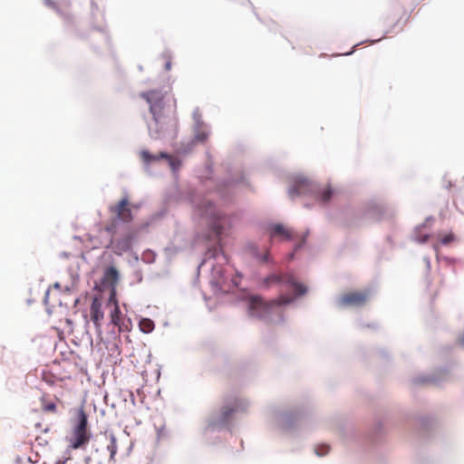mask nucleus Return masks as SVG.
Instances as JSON below:
<instances>
[{
  "label": "nucleus",
  "instance_id": "nucleus-25",
  "mask_svg": "<svg viewBox=\"0 0 464 464\" xmlns=\"http://www.w3.org/2000/svg\"><path fill=\"white\" fill-rule=\"evenodd\" d=\"M460 343H461V344H463V345H464V336H463V337H461V339H460Z\"/></svg>",
  "mask_w": 464,
  "mask_h": 464
},
{
  "label": "nucleus",
  "instance_id": "nucleus-20",
  "mask_svg": "<svg viewBox=\"0 0 464 464\" xmlns=\"http://www.w3.org/2000/svg\"><path fill=\"white\" fill-rule=\"evenodd\" d=\"M42 379L49 385H53L55 382L54 377L47 372L43 373Z\"/></svg>",
  "mask_w": 464,
  "mask_h": 464
},
{
  "label": "nucleus",
  "instance_id": "nucleus-13",
  "mask_svg": "<svg viewBox=\"0 0 464 464\" xmlns=\"http://www.w3.org/2000/svg\"><path fill=\"white\" fill-rule=\"evenodd\" d=\"M140 158L145 163H150L159 159H168L173 169H175L173 159L165 152H160L159 155H151L148 150H142L140 151Z\"/></svg>",
  "mask_w": 464,
  "mask_h": 464
},
{
  "label": "nucleus",
  "instance_id": "nucleus-14",
  "mask_svg": "<svg viewBox=\"0 0 464 464\" xmlns=\"http://www.w3.org/2000/svg\"><path fill=\"white\" fill-rule=\"evenodd\" d=\"M42 410L45 412L55 413L57 411V407L54 401L48 400L47 394H43L40 399Z\"/></svg>",
  "mask_w": 464,
  "mask_h": 464
},
{
  "label": "nucleus",
  "instance_id": "nucleus-7",
  "mask_svg": "<svg viewBox=\"0 0 464 464\" xmlns=\"http://www.w3.org/2000/svg\"><path fill=\"white\" fill-rule=\"evenodd\" d=\"M285 283L287 285H290L294 287L295 295L297 296H301L306 294L307 287L304 285L303 284L298 283L295 280V277L292 274H285L284 276L279 275H270L264 280V285L266 286H269L273 284H281Z\"/></svg>",
  "mask_w": 464,
  "mask_h": 464
},
{
  "label": "nucleus",
  "instance_id": "nucleus-24",
  "mask_svg": "<svg viewBox=\"0 0 464 464\" xmlns=\"http://www.w3.org/2000/svg\"><path fill=\"white\" fill-rule=\"evenodd\" d=\"M261 260H262V261H264V262H267V261H268V254H267V253H266V254H265V255L262 256Z\"/></svg>",
  "mask_w": 464,
  "mask_h": 464
},
{
  "label": "nucleus",
  "instance_id": "nucleus-22",
  "mask_svg": "<svg viewBox=\"0 0 464 464\" xmlns=\"http://www.w3.org/2000/svg\"><path fill=\"white\" fill-rule=\"evenodd\" d=\"M453 240H454V236H453V234L450 233L441 237L440 243L442 245H448V244L451 243Z\"/></svg>",
  "mask_w": 464,
  "mask_h": 464
},
{
  "label": "nucleus",
  "instance_id": "nucleus-17",
  "mask_svg": "<svg viewBox=\"0 0 464 464\" xmlns=\"http://www.w3.org/2000/svg\"><path fill=\"white\" fill-rule=\"evenodd\" d=\"M140 328L143 333L149 334L154 329V323L148 318L142 319L140 323Z\"/></svg>",
  "mask_w": 464,
  "mask_h": 464
},
{
  "label": "nucleus",
  "instance_id": "nucleus-23",
  "mask_svg": "<svg viewBox=\"0 0 464 464\" xmlns=\"http://www.w3.org/2000/svg\"><path fill=\"white\" fill-rule=\"evenodd\" d=\"M165 69H166L167 71H169V70L171 69V63H170V61H168V62L166 63V64H165Z\"/></svg>",
  "mask_w": 464,
  "mask_h": 464
},
{
  "label": "nucleus",
  "instance_id": "nucleus-9",
  "mask_svg": "<svg viewBox=\"0 0 464 464\" xmlns=\"http://www.w3.org/2000/svg\"><path fill=\"white\" fill-rule=\"evenodd\" d=\"M113 235L114 234H110L111 237L108 240V242L104 245L105 247L108 248L111 246L113 252L119 256L130 249L132 240L134 237L131 232H128L124 236L116 239H113Z\"/></svg>",
  "mask_w": 464,
  "mask_h": 464
},
{
  "label": "nucleus",
  "instance_id": "nucleus-10",
  "mask_svg": "<svg viewBox=\"0 0 464 464\" xmlns=\"http://www.w3.org/2000/svg\"><path fill=\"white\" fill-rule=\"evenodd\" d=\"M111 317V323L118 327V331L121 332H126L130 331V322L128 320L127 322L121 319V312L118 305L117 301L114 302V307L110 314Z\"/></svg>",
  "mask_w": 464,
  "mask_h": 464
},
{
  "label": "nucleus",
  "instance_id": "nucleus-19",
  "mask_svg": "<svg viewBox=\"0 0 464 464\" xmlns=\"http://www.w3.org/2000/svg\"><path fill=\"white\" fill-rule=\"evenodd\" d=\"M208 135L209 133L206 130H200V131H198L196 136H195V139L198 140V141H200V142H204L208 140Z\"/></svg>",
  "mask_w": 464,
  "mask_h": 464
},
{
  "label": "nucleus",
  "instance_id": "nucleus-18",
  "mask_svg": "<svg viewBox=\"0 0 464 464\" xmlns=\"http://www.w3.org/2000/svg\"><path fill=\"white\" fill-rule=\"evenodd\" d=\"M235 408L233 407H224L221 412L222 420L227 421L231 417V415L235 412Z\"/></svg>",
  "mask_w": 464,
  "mask_h": 464
},
{
  "label": "nucleus",
  "instance_id": "nucleus-1",
  "mask_svg": "<svg viewBox=\"0 0 464 464\" xmlns=\"http://www.w3.org/2000/svg\"><path fill=\"white\" fill-rule=\"evenodd\" d=\"M140 97L149 103L152 114V122L149 125L150 135L160 139L169 133H176L178 122L175 110L168 104L166 94L161 91L151 90L140 93Z\"/></svg>",
  "mask_w": 464,
  "mask_h": 464
},
{
  "label": "nucleus",
  "instance_id": "nucleus-11",
  "mask_svg": "<svg viewBox=\"0 0 464 464\" xmlns=\"http://www.w3.org/2000/svg\"><path fill=\"white\" fill-rule=\"evenodd\" d=\"M91 319L97 329H101L102 321L104 314L102 310V302L97 298H93L90 308Z\"/></svg>",
  "mask_w": 464,
  "mask_h": 464
},
{
  "label": "nucleus",
  "instance_id": "nucleus-5",
  "mask_svg": "<svg viewBox=\"0 0 464 464\" xmlns=\"http://www.w3.org/2000/svg\"><path fill=\"white\" fill-rule=\"evenodd\" d=\"M308 193H315L316 198L320 199L323 203L328 202L333 195V191L330 187L324 188L321 192L314 191L313 185L306 179H296L293 187L289 189V196L292 198L306 195Z\"/></svg>",
  "mask_w": 464,
  "mask_h": 464
},
{
  "label": "nucleus",
  "instance_id": "nucleus-3",
  "mask_svg": "<svg viewBox=\"0 0 464 464\" xmlns=\"http://www.w3.org/2000/svg\"><path fill=\"white\" fill-rule=\"evenodd\" d=\"M91 440V432L88 430L87 415L83 410L78 413L77 423L72 429V435L68 439L69 447L72 450L84 448Z\"/></svg>",
  "mask_w": 464,
  "mask_h": 464
},
{
  "label": "nucleus",
  "instance_id": "nucleus-8",
  "mask_svg": "<svg viewBox=\"0 0 464 464\" xmlns=\"http://www.w3.org/2000/svg\"><path fill=\"white\" fill-rule=\"evenodd\" d=\"M369 297V291H351L341 295L339 304L345 307L362 306L367 303Z\"/></svg>",
  "mask_w": 464,
  "mask_h": 464
},
{
  "label": "nucleus",
  "instance_id": "nucleus-15",
  "mask_svg": "<svg viewBox=\"0 0 464 464\" xmlns=\"http://www.w3.org/2000/svg\"><path fill=\"white\" fill-rule=\"evenodd\" d=\"M119 279V274L115 267H109L104 273V281L114 285Z\"/></svg>",
  "mask_w": 464,
  "mask_h": 464
},
{
  "label": "nucleus",
  "instance_id": "nucleus-16",
  "mask_svg": "<svg viewBox=\"0 0 464 464\" xmlns=\"http://www.w3.org/2000/svg\"><path fill=\"white\" fill-rule=\"evenodd\" d=\"M107 450L110 452V459L114 460L115 455L118 450L117 439L113 434L110 435V443L107 445Z\"/></svg>",
  "mask_w": 464,
  "mask_h": 464
},
{
  "label": "nucleus",
  "instance_id": "nucleus-6",
  "mask_svg": "<svg viewBox=\"0 0 464 464\" xmlns=\"http://www.w3.org/2000/svg\"><path fill=\"white\" fill-rule=\"evenodd\" d=\"M197 209L199 216L207 217L212 219V229L217 236H220L224 229L222 225L224 217H222L219 212L217 211L215 206L210 201L203 200L201 204L197 206Z\"/></svg>",
  "mask_w": 464,
  "mask_h": 464
},
{
  "label": "nucleus",
  "instance_id": "nucleus-12",
  "mask_svg": "<svg viewBox=\"0 0 464 464\" xmlns=\"http://www.w3.org/2000/svg\"><path fill=\"white\" fill-rule=\"evenodd\" d=\"M271 237H281L285 240L293 238V231L281 224H275L271 227Z\"/></svg>",
  "mask_w": 464,
  "mask_h": 464
},
{
  "label": "nucleus",
  "instance_id": "nucleus-4",
  "mask_svg": "<svg viewBox=\"0 0 464 464\" xmlns=\"http://www.w3.org/2000/svg\"><path fill=\"white\" fill-rule=\"evenodd\" d=\"M292 300V297L281 295L277 300L266 302L259 295H253L249 297V311L251 315L262 318L270 313L274 305L286 304Z\"/></svg>",
  "mask_w": 464,
  "mask_h": 464
},
{
  "label": "nucleus",
  "instance_id": "nucleus-2",
  "mask_svg": "<svg viewBox=\"0 0 464 464\" xmlns=\"http://www.w3.org/2000/svg\"><path fill=\"white\" fill-rule=\"evenodd\" d=\"M131 208L136 207L130 203L128 197H123L117 204L111 205L109 207V211L114 216V219L111 224L107 225L103 230L109 234H115L117 221H121L123 223L131 222L133 219Z\"/></svg>",
  "mask_w": 464,
  "mask_h": 464
},
{
  "label": "nucleus",
  "instance_id": "nucleus-21",
  "mask_svg": "<svg viewBox=\"0 0 464 464\" xmlns=\"http://www.w3.org/2000/svg\"><path fill=\"white\" fill-rule=\"evenodd\" d=\"M329 451V446L327 445H322L316 448L315 452L318 456H324L326 455Z\"/></svg>",
  "mask_w": 464,
  "mask_h": 464
}]
</instances>
